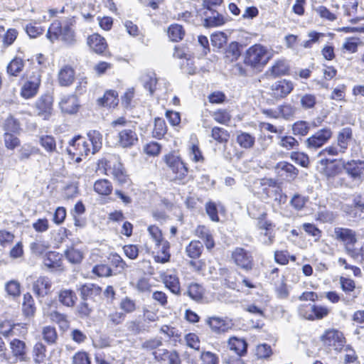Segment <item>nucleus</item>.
<instances>
[{
    "label": "nucleus",
    "mask_w": 364,
    "mask_h": 364,
    "mask_svg": "<svg viewBox=\"0 0 364 364\" xmlns=\"http://www.w3.org/2000/svg\"><path fill=\"white\" fill-rule=\"evenodd\" d=\"M312 314L306 315L307 320H320L326 317L331 312V309L321 305H312Z\"/></svg>",
    "instance_id": "obj_29"
},
{
    "label": "nucleus",
    "mask_w": 364,
    "mask_h": 364,
    "mask_svg": "<svg viewBox=\"0 0 364 364\" xmlns=\"http://www.w3.org/2000/svg\"><path fill=\"white\" fill-rule=\"evenodd\" d=\"M232 257L237 266L249 271L252 269L253 266V259L251 254L247 250L237 247L232 254Z\"/></svg>",
    "instance_id": "obj_13"
},
{
    "label": "nucleus",
    "mask_w": 364,
    "mask_h": 364,
    "mask_svg": "<svg viewBox=\"0 0 364 364\" xmlns=\"http://www.w3.org/2000/svg\"><path fill=\"white\" fill-rule=\"evenodd\" d=\"M10 348L13 355L16 358L23 359V356L26 355V343L19 339L16 338L12 340L10 343Z\"/></svg>",
    "instance_id": "obj_36"
},
{
    "label": "nucleus",
    "mask_w": 364,
    "mask_h": 364,
    "mask_svg": "<svg viewBox=\"0 0 364 364\" xmlns=\"http://www.w3.org/2000/svg\"><path fill=\"white\" fill-rule=\"evenodd\" d=\"M167 33L168 38L172 41L176 42L181 41L185 34L183 27L178 24L171 25L168 28Z\"/></svg>",
    "instance_id": "obj_42"
},
{
    "label": "nucleus",
    "mask_w": 364,
    "mask_h": 364,
    "mask_svg": "<svg viewBox=\"0 0 364 364\" xmlns=\"http://www.w3.org/2000/svg\"><path fill=\"white\" fill-rule=\"evenodd\" d=\"M240 55V50L237 43L230 45L225 52V58L228 60L233 62L237 60Z\"/></svg>",
    "instance_id": "obj_57"
},
{
    "label": "nucleus",
    "mask_w": 364,
    "mask_h": 364,
    "mask_svg": "<svg viewBox=\"0 0 364 364\" xmlns=\"http://www.w3.org/2000/svg\"><path fill=\"white\" fill-rule=\"evenodd\" d=\"M272 56V53L267 47L255 44L246 50L244 63L252 68L261 70Z\"/></svg>",
    "instance_id": "obj_2"
},
{
    "label": "nucleus",
    "mask_w": 364,
    "mask_h": 364,
    "mask_svg": "<svg viewBox=\"0 0 364 364\" xmlns=\"http://www.w3.org/2000/svg\"><path fill=\"white\" fill-rule=\"evenodd\" d=\"M212 137L218 143H227L230 138L229 132L223 128L215 127L212 129Z\"/></svg>",
    "instance_id": "obj_44"
},
{
    "label": "nucleus",
    "mask_w": 364,
    "mask_h": 364,
    "mask_svg": "<svg viewBox=\"0 0 364 364\" xmlns=\"http://www.w3.org/2000/svg\"><path fill=\"white\" fill-rule=\"evenodd\" d=\"M343 167L353 181L362 182L364 180V161L353 159L343 161Z\"/></svg>",
    "instance_id": "obj_11"
},
{
    "label": "nucleus",
    "mask_w": 364,
    "mask_h": 364,
    "mask_svg": "<svg viewBox=\"0 0 364 364\" xmlns=\"http://www.w3.org/2000/svg\"><path fill=\"white\" fill-rule=\"evenodd\" d=\"M4 144L7 149L13 150L20 144V140L14 134L6 132L4 134Z\"/></svg>",
    "instance_id": "obj_60"
},
{
    "label": "nucleus",
    "mask_w": 364,
    "mask_h": 364,
    "mask_svg": "<svg viewBox=\"0 0 364 364\" xmlns=\"http://www.w3.org/2000/svg\"><path fill=\"white\" fill-rule=\"evenodd\" d=\"M64 255L68 262L71 264H80L84 257L83 252L73 246L69 247L65 251Z\"/></svg>",
    "instance_id": "obj_31"
},
{
    "label": "nucleus",
    "mask_w": 364,
    "mask_h": 364,
    "mask_svg": "<svg viewBox=\"0 0 364 364\" xmlns=\"http://www.w3.org/2000/svg\"><path fill=\"white\" fill-rule=\"evenodd\" d=\"M72 364H91V359L87 352L80 350L73 356Z\"/></svg>",
    "instance_id": "obj_54"
},
{
    "label": "nucleus",
    "mask_w": 364,
    "mask_h": 364,
    "mask_svg": "<svg viewBox=\"0 0 364 364\" xmlns=\"http://www.w3.org/2000/svg\"><path fill=\"white\" fill-rule=\"evenodd\" d=\"M159 246H161V250L158 254L154 256V260L156 262L164 264L168 262L170 259V243L167 240H165L162 242Z\"/></svg>",
    "instance_id": "obj_33"
},
{
    "label": "nucleus",
    "mask_w": 364,
    "mask_h": 364,
    "mask_svg": "<svg viewBox=\"0 0 364 364\" xmlns=\"http://www.w3.org/2000/svg\"><path fill=\"white\" fill-rule=\"evenodd\" d=\"M203 250V244L198 240H193L186 247V255L192 259L198 258Z\"/></svg>",
    "instance_id": "obj_34"
},
{
    "label": "nucleus",
    "mask_w": 364,
    "mask_h": 364,
    "mask_svg": "<svg viewBox=\"0 0 364 364\" xmlns=\"http://www.w3.org/2000/svg\"><path fill=\"white\" fill-rule=\"evenodd\" d=\"M52 97L49 95H43L35 104V113L43 119H48L52 114Z\"/></svg>",
    "instance_id": "obj_14"
},
{
    "label": "nucleus",
    "mask_w": 364,
    "mask_h": 364,
    "mask_svg": "<svg viewBox=\"0 0 364 364\" xmlns=\"http://www.w3.org/2000/svg\"><path fill=\"white\" fill-rule=\"evenodd\" d=\"M117 142L123 148L134 146L138 142V136L134 126L127 127L118 134Z\"/></svg>",
    "instance_id": "obj_15"
},
{
    "label": "nucleus",
    "mask_w": 364,
    "mask_h": 364,
    "mask_svg": "<svg viewBox=\"0 0 364 364\" xmlns=\"http://www.w3.org/2000/svg\"><path fill=\"white\" fill-rule=\"evenodd\" d=\"M59 105L62 112L67 114L76 113L80 106L77 97L73 95L63 97Z\"/></svg>",
    "instance_id": "obj_17"
},
{
    "label": "nucleus",
    "mask_w": 364,
    "mask_h": 364,
    "mask_svg": "<svg viewBox=\"0 0 364 364\" xmlns=\"http://www.w3.org/2000/svg\"><path fill=\"white\" fill-rule=\"evenodd\" d=\"M294 87V83L289 80H277L272 84L269 95L276 100H281L289 95Z\"/></svg>",
    "instance_id": "obj_12"
},
{
    "label": "nucleus",
    "mask_w": 364,
    "mask_h": 364,
    "mask_svg": "<svg viewBox=\"0 0 364 364\" xmlns=\"http://www.w3.org/2000/svg\"><path fill=\"white\" fill-rule=\"evenodd\" d=\"M276 169L282 176L285 173L286 177L289 179L295 178L298 174V170L292 164L285 161L279 163Z\"/></svg>",
    "instance_id": "obj_27"
},
{
    "label": "nucleus",
    "mask_w": 364,
    "mask_h": 364,
    "mask_svg": "<svg viewBox=\"0 0 364 364\" xmlns=\"http://www.w3.org/2000/svg\"><path fill=\"white\" fill-rule=\"evenodd\" d=\"M300 103L304 109L313 108L316 103V97L312 94H305L301 97Z\"/></svg>",
    "instance_id": "obj_59"
},
{
    "label": "nucleus",
    "mask_w": 364,
    "mask_h": 364,
    "mask_svg": "<svg viewBox=\"0 0 364 364\" xmlns=\"http://www.w3.org/2000/svg\"><path fill=\"white\" fill-rule=\"evenodd\" d=\"M289 68L285 60H278L268 69L267 73L274 77L285 75L288 73Z\"/></svg>",
    "instance_id": "obj_23"
},
{
    "label": "nucleus",
    "mask_w": 364,
    "mask_h": 364,
    "mask_svg": "<svg viewBox=\"0 0 364 364\" xmlns=\"http://www.w3.org/2000/svg\"><path fill=\"white\" fill-rule=\"evenodd\" d=\"M44 264L48 267H60L61 265L60 255L56 252H49L44 258Z\"/></svg>",
    "instance_id": "obj_46"
},
{
    "label": "nucleus",
    "mask_w": 364,
    "mask_h": 364,
    "mask_svg": "<svg viewBox=\"0 0 364 364\" xmlns=\"http://www.w3.org/2000/svg\"><path fill=\"white\" fill-rule=\"evenodd\" d=\"M77 297L71 290H62L59 293V301L67 306H73L75 303Z\"/></svg>",
    "instance_id": "obj_41"
},
{
    "label": "nucleus",
    "mask_w": 364,
    "mask_h": 364,
    "mask_svg": "<svg viewBox=\"0 0 364 364\" xmlns=\"http://www.w3.org/2000/svg\"><path fill=\"white\" fill-rule=\"evenodd\" d=\"M41 75L39 71H36L29 75L21 89V95L25 99L33 97L38 92Z\"/></svg>",
    "instance_id": "obj_10"
},
{
    "label": "nucleus",
    "mask_w": 364,
    "mask_h": 364,
    "mask_svg": "<svg viewBox=\"0 0 364 364\" xmlns=\"http://www.w3.org/2000/svg\"><path fill=\"white\" fill-rule=\"evenodd\" d=\"M291 159L303 167H307L309 164V156L302 152H292L291 154Z\"/></svg>",
    "instance_id": "obj_61"
},
{
    "label": "nucleus",
    "mask_w": 364,
    "mask_h": 364,
    "mask_svg": "<svg viewBox=\"0 0 364 364\" xmlns=\"http://www.w3.org/2000/svg\"><path fill=\"white\" fill-rule=\"evenodd\" d=\"M42 335L44 341L48 344H53L58 338V333L54 327L48 326H45L42 331Z\"/></svg>",
    "instance_id": "obj_51"
},
{
    "label": "nucleus",
    "mask_w": 364,
    "mask_h": 364,
    "mask_svg": "<svg viewBox=\"0 0 364 364\" xmlns=\"http://www.w3.org/2000/svg\"><path fill=\"white\" fill-rule=\"evenodd\" d=\"M247 343L245 340L236 337H232L228 341V347L236 355H243L247 352Z\"/></svg>",
    "instance_id": "obj_26"
},
{
    "label": "nucleus",
    "mask_w": 364,
    "mask_h": 364,
    "mask_svg": "<svg viewBox=\"0 0 364 364\" xmlns=\"http://www.w3.org/2000/svg\"><path fill=\"white\" fill-rule=\"evenodd\" d=\"M212 15L205 19L204 26L206 27H214L221 26L224 23L222 16L215 11H211Z\"/></svg>",
    "instance_id": "obj_52"
},
{
    "label": "nucleus",
    "mask_w": 364,
    "mask_h": 364,
    "mask_svg": "<svg viewBox=\"0 0 364 364\" xmlns=\"http://www.w3.org/2000/svg\"><path fill=\"white\" fill-rule=\"evenodd\" d=\"M99 102L103 106L114 107L119 102L118 94L114 90L107 91L104 97L99 100Z\"/></svg>",
    "instance_id": "obj_35"
},
{
    "label": "nucleus",
    "mask_w": 364,
    "mask_h": 364,
    "mask_svg": "<svg viewBox=\"0 0 364 364\" xmlns=\"http://www.w3.org/2000/svg\"><path fill=\"white\" fill-rule=\"evenodd\" d=\"M213 117L217 122L226 124L230 122L231 116L226 110L219 109L213 112Z\"/></svg>",
    "instance_id": "obj_64"
},
{
    "label": "nucleus",
    "mask_w": 364,
    "mask_h": 364,
    "mask_svg": "<svg viewBox=\"0 0 364 364\" xmlns=\"http://www.w3.org/2000/svg\"><path fill=\"white\" fill-rule=\"evenodd\" d=\"M105 169L107 175H112L120 184L128 182V176L117 157L112 156L107 159L105 162Z\"/></svg>",
    "instance_id": "obj_7"
},
{
    "label": "nucleus",
    "mask_w": 364,
    "mask_h": 364,
    "mask_svg": "<svg viewBox=\"0 0 364 364\" xmlns=\"http://www.w3.org/2000/svg\"><path fill=\"white\" fill-rule=\"evenodd\" d=\"M87 136L90 146L92 145L91 154H94L102 147V134L96 130H92L88 132Z\"/></svg>",
    "instance_id": "obj_32"
},
{
    "label": "nucleus",
    "mask_w": 364,
    "mask_h": 364,
    "mask_svg": "<svg viewBox=\"0 0 364 364\" xmlns=\"http://www.w3.org/2000/svg\"><path fill=\"white\" fill-rule=\"evenodd\" d=\"M51 288L50 280L45 277L38 278L33 285V289L38 297H44L50 292Z\"/></svg>",
    "instance_id": "obj_20"
},
{
    "label": "nucleus",
    "mask_w": 364,
    "mask_h": 364,
    "mask_svg": "<svg viewBox=\"0 0 364 364\" xmlns=\"http://www.w3.org/2000/svg\"><path fill=\"white\" fill-rule=\"evenodd\" d=\"M67 152L73 158L75 157V161L79 163L82 156L91 153L90 143L80 136H75L70 141Z\"/></svg>",
    "instance_id": "obj_6"
},
{
    "label": "nucleus",
    "mask_w": 364,
    "mask_h": 364,
    "mask_svg": "<svg viewBox=\"0 0 364 364\" xmlns=\"http://www.w3.org/2000/svg\"><path fill=\"white\" fill-rule=\"evenodd\" d=\"M89 47L96 53H103L107 48L105 39L97 33H94L87 38Z\"/></svg>",
    "instance_id": "obj_19"
},
{
    "label": "nucleus",
    "mask_w": 364,
    "mask_h": 364,
    "mask_svg": "<svg viewBox=\"0 0 364 364\" xmlns=\"http://www.w3.org/2000/svg\"><path fill=\"white\" fill-rule=\"evenodd\" d=\"M248 212L252 218L257 220V228L259 231L262 242L267 246L272 245L275 238V225L272 221L267 220V213L262 211L257 214L250 208H248Z\"/></svg>",
    "instance_id": "obj_3"
},
{
    "label": "nucleus",
    "mask_w": 364,
    "mask_h": 364,
    "mask_svg": "<svg viewBox=\"0 0 364 364\" xmlns=\"http://www.w3.org/2000/svg\"><path fill=\"white\" fill-rule=\"evenodd\" d=\"M23 311L27 316H33L36 311L34 306V300L29 293L23 295V301L22 304Z\"/></svg>",
    "instance_id": "obj_40"
},
{
    "label": "nucleus",
    "mask_w": 364,
    "mask_h": 364,
    "mask_svg": "<svg viewBox=\"0 0 364 364\" xmlns=\"http://www.w3.org/2000/svg\"><path fill=\"white\" fill-rule=\"evenodd\" d=\"M204 291L203 287L198 284H191L188 289V296L196 301H200L203 295Z\"/></svg>",
    "instance_id": "obj_53"
},
{
    "label": "nucleus",
    "mask_w": 364,
    "mask_h": 364,
    "mask_svg": "<svg viewBox=\"0 0 364 364\" xmlns=\"http://www.w3.org/2000/svg\"><path fill=\"white\" fill-rule=\"evenodd\" d=\"M220 275L226 287L232 289H235L237 287L235 272L229 271L226 268H221L220 269Z\"/></svg>",
    "instance_id": "obj_30"
},
{
    "label": "nucleus",
    "mask_w": 364,
    "mask_h": 364,
    "mask_svg": "<svg viewBox=\"0 0 364 364\" xmlns=\"http://www.w3.org/2000/svg\"><path fill=\"white\" fill-rule=\"evenodd\" d=\"M24 67V61L21 58H14L7 65V73L12 76H17Z\"/></svg>",
    "instance_id": "obj_38"
},
{
    "label": "nucleus",
    "mask_w": 364,
    "mask_h": 364,
    "mask_svg": "<svg viewBox=\"0 0 364 364\" xmlns=\"http://www.w3.org/2000/svg\"><path fill=\"white\" fill-rule=\"evenodd\" d=\"M207 323L212 331L218 333L225 332L231 328V323L229 321L217 316L209 318Z\"/></svg>",
    "instance_id": "obj_21"
},
{
    "label": "nucleus",
    "mask_w": 364,
    "mask_h": 364,
    "mask_svg": "<svg viewBox=\"0 0 364 364\" xmlns=\"http://www.w3.org/2000/svg\"><path fill=\"white\" fill-rule=\"evenodd\" d=\"M164 161L174 174L175 180H182L187 176L188 172V168L180 156L169 154L165 156Z\"/></svg>",
    "instance_id": "obj_8"
},
{
    "label": "nucleus",
    "mask_w": 364,
    "mask_h": 364,
    "mask_svg": "<svg viewBox=\"0 0 364 364\" xmlns=\"http://www.w3.org/2000/svg\"><path fill=\"white\" fill-rule=\"evenodd\" d=\"M94 190L99 195L108 196L112 191V186L109 181L106 179H100L95 183Z\"/></svg>",
    "instance_id": "obj_37"
},
{
    "label": "nucleus",
    "mask_w": 364,
    "mask_h": 364,
    "mask_svg": "<svg viewBox=\"0 0 364 364\" xmlns=\"http://www.w3.org/2000/svg\"><path fill=\"white\" fill-rule=\"evenodd\" d=\"M195 235L204 241L207 249H211L214 247L215 243L212 235L209 229L205 225H198L195 230Z\"/></svg>",
    "instance_id": "obj_25"
},
{
    "label": "nucleus",
    "mask_w": 364,
    "mask_h": 364,
    "mask_svg": "<svg viewBox=\"0 0 364 364\" xmlns=\"http://www.w3.org/2000/svg\"><path fill=\"white\" fill-rule=\"evenodd\" d=\"M40 151L39 149L31 144H24L18 150V159L20 161H25L28 159L33 154H38Z\"/></svg>",
    "instance_id": "obj_45"
},
{
    "label": "nucleus",
    "mask_w": 364,
    "mask_h": 364,
    "mask_svg": "<svg viewBox=\"0 0 364 364\" xmlns=\"http://www.w3.org/2000/svg\"><path fill=\"white\" fill-rule=\"evenodd\" d=\"M333 132L328 127L318 130L305 141L308 149L316 150L326 144L332 137Z\"/></svg>",
    "instance_id": "obj_9"
},
{
    "label": "nucleus",
    "mask_w": 364,
    "mask_h": 364,
    "mask_svg": "<svg viewBox=\"0 0 364 364\" xmlns=\"http://www.w3.org/2000/svg\"><path fill=\"white\" fill-rule=\"evenodd\" d=\"M26 32L31 38H36L43 33L44 29L36 24V22L30 23L26 26Z\"/></svg>",
    "instance_id": "obj_58"
},
{
    "label": "nucleus",
    "mask_w": 364,
    "mask_h": 364,
    "mask_svg": "<svg viewBox=\"0 0 364 364\" xmlns=\"http://www.w3.org/2000/svg\"><path fill=\"white\" fill-rule=\"evenodd\" d=\"M346 153L336 143L331 144L322 149L318 154V156H338Z\"/></svg>",
    "instance_id": "obj_47"
},
{
    "label": "nucleus",
    "mask_w": 364,
    "mask_h": 364,
    "mask_svg": "<svg viewBox=\"0 0 364 364\" xmlns=\"http://www.w3.org/2000/svg\"><path fill=\"white\" fill-rule=\"evenodd\" d=\"M148 232L152 239L154 240L156 245L159 246L164 242L162 232L159 227L156 225H150L148 228Z\"/></svg>",
    "instance_id": "obj_63"
},
{
    "label": "nucleus",
    "mask_w": 364,
    "mask_h": 364,
    "mask_svg": "<svg viewBox=\"0 0 364 364\" xmlns=\"http://www.w3.org/2000/svg\"><path fill=\"white\" fill-rule=\"evenodd\" d=\"M119 307L126 313L129 314L136 309V304L134 300L126 296L121 300Z\"/></svg>",
    "instance_id": "obj_56"
},
{
    "label": "nucleus",
    "mask_w": 364,
    "mask_h": 364,
    "mask_svg": "<svg viewBox=\"0 0 364 364\" xmlns=\"http://www.w3.org/2000/svg\"><path fill=\"white\" fill-rule=\"evenodd\" d=\"M237 143L243 149H251L255 142V138L249 133L237 132L236 136Z\"/></svg>",
    "instance_id": "obj_28"
},
{
    "label": "nucleus",
    "mask_w": 364,
    "mask_h": 364,
    "mask_svg": "<svg viewBox=\"0 0 364 364\" xmlns=\"http://www.w3.org/2000/svg\"><path fill=\"white\" fill-rule=\"evenodd\" d=\"M39 143L47 152L53 153L56 150L55 139L52 136H41L39 139Z\"/></svg>",
    "instance_id": "obj_43"
},
{
    "label": "nucleus",
    "mask_w": 364,
    "mask_h": 364,
    "mask_svg": "<svg viewBox=\"0 0 364 364\" xmlns=\"http://www.w3.org/2000/svg\"><path fill=\"white\" fill-rule=\"evenodd\" d=\"M334 237L343 245L345 251L348 255L353 258L358 257L359 253L355 248L358 239L356 232L354 230L341 227L335 228Z\"/></svg>",
    "instance_id": "obj_4"
},
{
    "label": "nucleus",
    "mask_w": 364,
    "mask_h": 364,
    "mask_svg": "<svg viewBox=\"0 0 364 364\" xmlns=\"http://www.w3.org/2000/svg\"><path fill=\"white\" fill-rule=\"evenodd\" d=\"M353 132L350 127L341 129L337 134L336 144L345 152L348 149L349 142L352 139Z\"/></svg>",
    "instance_id": "obj_22"
},
{
    "label": "nucleus",
    "mask_w": 364,
    "mask_h": 364,
    "mask_svg": "<svg viewBox=\"0 0 364 364\" xmlns=\"http://www.w3.org/2000/svg\"><path fill=\"white\" fill-rule=\"evenodd\" d=\"M140 80L144 87L147 90L151 95L159 89L161 82L156 78V75L153 72H146L141 75Z\"/></svg>",
    "instance_id": "obj_16"
},
{
    "label": "nucleus",
    "mask_w": 364,
    "mask_h": 364,
    "mask_svg": "<svg viewBox=\"0 0 364 364\" xmlns=\"http://www.w3.org/2000/svg\"><path fill=\"white\" fill-rule=\"evenodd\" d=\"M49 248V245L44 240H37L30 245V249L33 254L40 255L45 253Z\"/></svg>",
    "instance_id": "obj_49"
},
{
    "label": "nucleus",
    "mask_w": 364,
    "mask_h": 364,
    "mask_svg": "<svg viewBox=\"0 0 364 364\" xmlns=\"http://www.w3.org/2000/svg\"><path fill=\"white\" fill-rule=\"evenodd\" d=\"M166 132V125L164 119L156 118L153 129V136L161 139Z\"/></svg>",
    "instance_id": "obj_50"
},
{
    "label": "nucleus",
    "mask_w": 364,
    "mask_h": 364,
    "mask_svg": "<svg viewBox=\"0 0 364 364\" xmlns=\"http://www.w3.org/2000/svg\"><path fill=\"white\" fill-rule=\"evenodd\" d=\"M5 290L8 295L16 298L21 294V284L17 280H11L5 284Z\"/></svg>",
    "instance_id": "obj_48"
},
{
    "label": "nucleus",
    "mask_w": 364,
    "mask_h": 364,
    "mask_svg": "<svg viewBox=\"0 0 364 364\" xmlns=\"http://www.w3.org/2000/svg\"><path fill=\"white\" fill-rule=\"evenodd\" d=\"M75 21L73 17L68 18L63 23L53 21L48 28L46 36L51 42L61 40L67 44H73L76 41L74 31Z\"/></svg>",
    "instance_id": "obj_1"
},
{
    "label": "nucleus",
    "mask_w": 364,
    "mask_h": 364,
    "mask_svg": "<svg viewBox=\"0 0 364 364\" xmlns=\"http://www.w3.org/2000/svg\"><path fill=\"white\" fill-rule=\"evenodd\" d=\"M75 80V70L71 66L62 67L58 74V81L60 86L68 87L73 84Z\"/></svg>",
    "instance_id": "obj_18"
},
{
    "label": "nucleus",
    "mask_w": 364,
    "mask_h": 364,
    "mask_svg": "<svg viewBox=\"0 0 364 364\" xmlns=\"http://www.w3.org/2000/svg\"><path fill=\"white\" fill-rule=\"evenodd\" d=\"M309 129V124L304 121L295 122L292 127V131L295 135L305 136L308 134Z\"/></svg>",
    "instance_id": "obj_55"
},
{
    "label": "nucleus",
    "mask_w": 364,
    "mask_h": 364,
    "mask_svg": "<svg viewBox=\"0 0 364 364\" xmlns=\"http://www.w3.org/2000/svg\"><path fill=\"white\" fill-rule=\"evenodd\" d=\"M212 45L218 48H220L227 42V36L222 32L215 33L210 38Z\"/></svg>",
    "instance_id": "obj_62"
},
{
    "label": "nucleus",
    "mask_w": 364,
    "mask_h": 364,
    "mask_svg": "<svg viewBox=\"0 0 364 364\" xmlns=\"http://www.w3.org/2000/svg\"><path fill=\"white\" fill-rule=\"evenodd\" d=\"M33 360L36 363H43L46 358V348L42 343H37L33 349Z\"/></svg>",
    "instance_id": "obj_39"
},
{
    "label": "nucleus",
    "mask_w": 364,
    "mask_h": 364,
    "mask_svg": "<svg viewBox=\"0 0 364 364\" xmlns=\"http://www.w3.org/2000/svg\"><path fill=\"white\" fill-rule=\"evenodd\" d=\"M161 277L166 287L172 293L175 294H178L180 293V283L178 278L176 274H163Z\"/></svg>",
    "instance_id": "obj_24"
},
{
    "label": "nucleus",
    "mask_w": 364,
    "mask_h": 364,
    "mask_svg": "<svg viewBox=\"0 0 364 364\" xmlns=\"http://www.w3.org/2000/svg\"><path fill=\"white\" fill-rule=\"evenodd\" d=\"M323 346L329 351L339 352L345 346L346 338L342 332L336 329H328L321 336Z\"/></svg>",
    "instance_id": "obj_5"
}]
</instances>
